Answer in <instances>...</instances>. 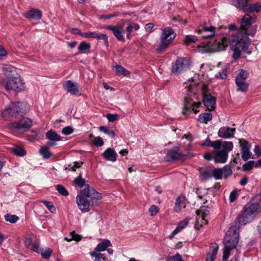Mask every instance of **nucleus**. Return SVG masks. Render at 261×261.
Segmentation results:
<instances>
[{"mask_svg":"<svg viewBox=\"0 0 261 261\" xmlns=\"http://www.w3.org/2000/svg\"><path fill=\"white\" fill-rule=\"evenodd\" d=\"M257 28L256 25L252 26L249 30L247 29L241 33V38H240L239 33H229L226 34L224 37H220L217 40L212 47L211 50L215 51L219 49H225L229 44L230 48L233 50L232 57L233 59H238L243 51L247 55L251 53V50L248 47L249 38L248 35L254 36Z\"/></svg>","mask_w":261,"mask_h":261,"instance_id":"obj_1","label":"nucleus"},{"mask_svg":"<svg viewBox=\"0 0 261 261\" xmlns=\"http://www.w3.org/2000/svg\"><path fill=\"white\" fill-rule=\"evenodd\" d=\"M100 198V194L89 185H87L76 196V201L79 209L82 213H87L90 211V206L97 204Z\"/></svg>","mask_w":261,"mask_h":261,"instance_id":"obj_2","label":"nucleus"},{"mask_svg":"<svg viewBox=\"0 0 261 261\" xmlns=\"http://www.w3.org/2000/svg\"><path fill=\"white\" fill-rule=\"evenodd\" d=\"M196 32L200 35L201 38L202 39H208L211 38H215L213 42H208L205 44L204 48H205V50L206 52L214 53L224 50L219 49L215 51L211 50L212 47H213V46L215 44H216V42L219 38L226 36V35L223 36H219L218 32L216 31V27L204 22L200 25L198 29L196 30Z\"/></svg>","mask_w":261,"mask_h":261,"instance_id":"obj_3","label":"nucleus"},{"mask_svg":"<svg viewBox=\"0 0 261 261\" xmlns=\"http://www.w3.org/2000/svg\"><path fill=\"white\" fill-rule=\"evenodd\" d=\"M233 145L231 141H222L221 147L214 150L212 152H206L203 158L207 161L213 160L216 163H225L228 158V152L232 150Z\"/></svg>","mask_w":261,"mask_h":261,"instance_id":"obj_4","label":"nucleus"},{"mask_svg":"<svg viewBox=\"0 0 261 261\" xmlns=\"http://www.w3.org/2000/svg\"><path fill=\"white\" fill-rule=\"evenodd\" d=\"M239 232L236 227H231L226 233L224 238L222 259L223 261L227 260L230 255V251L236 248L239 241Z\"/></svg>","mask_w":261,"mask_h":261,"instance_id":"obj_5","label":"nucleus"},{"mask_svg":"<svg viewBox=\"0 0 261 261\" xmlns=\"http://www.w3.org/2000/svg\"><path fill=\"white\" fill-rule=\"evenodd\" d=\"M259 205L251 203L245 206L244 211L238 217L240 224L245 225L251 222L258 213Z\"/></svg>","mask_w":261,"mask_h":261,"instance_id":"obj_6","label":"nucleus"},{"mask_svg":"<svg viewBox=\"0 0 261 261\" xmlns=\"http://www.w3.org/2000/svg\"><path fill=\"white\" fill-rule=\"evenodd\" d=\"M185 84L186 85L185 92H190V93H187V96L184 98L185 106L183 113L186 114L187 111H193L195 113H196L199 112L198 109L201 103L200 102H195L193 100L191 97L192 95H194L195 97H196V95L192 91V86L191 85L188 86L187 83H185Z\"/></svg>","mask_w":261,"mask_h":261,"instance_id":"obj_7","label":"nucleus"},{"mask_svg":"<svg viewBox=\"0 0 261 261\" xmlns=\"http://www.w3.org/2000/svg\"><path fill=\"white\" fill-rule=\"evenodd\" d=\"M176 34L173 30L168 27L165 28L161 36V41L157 49L158 53L165 50L175 38Z\"/></svg>","mask_w":261,"mask_h":261,"instance_id":"obj_8","label":"nucleus"},{"mask_svg":"<svg viewBox=\"0 0 261 261\" xmlns=\"http://www.w3.org/2000/svg\"><path fill=\"white\" fill-rule=\"evenodd\" d=\"M33 121L28 117H23L18 121L12 122L10 128L12 130L27 131L32 125Z\"/></svg>","mask_w":261,"mask_h":261,"instance_id":"obj_9","label":"nucleus"},{"mask_svg":"<svg viewBox=\"0 0 261 261\" xmlns=\"http://www.w3.org/2000/svg\"><path fill=\"white\" fill-rule=\"evenodd\" d=\"M190 67L189 60L185 58L178 57L172 63L171 72L173 73H179L184 72Z\"/></svg>","mask_w":261,"mask_h":261,"instance_id":"obj_10","label":"nucleus"},{"mask_svg":"<svg viewBox=\"0 0 261 261\" xmlns=\"http://www.w3.org/2000/svg\"><path fill=\"white\" fill-rule=\"evenodd\" d=\"M6 90H13L16 92H20L24 89V83L20 77H16L10 79L5 84Z\"/></svg>","mask_w":261,"mask_h":261,"instance_id":"obj_11","label":"nucleus"},{"mask_svg":"<svg viewBox=\"0 0 261 261\" xmlns=\"http://www.w3.org/2000/svg\"><path fill=\"white\" fill-rule=\"evenodd\" d=\"M180 146H176L170 149L166 154L165 160L167 162L172 161L184 160L185 159V154L179 152Z\"/></svg>","mask_w":261,"mask_h":261,"instance_id":"obj_12","label":"nucleus"},{"mask_svg":"<svg viewBox=\"0 0 261 261\" xmlns=\"http://www.w3.org/2000/svg\"><path fill=\"white\" fill-rule=\"evenodd\" d=\"M239 145L241 148L242 158L243 161H247L252 155L249 142L244 139H239Z\"/></svg>","mask_w":261,"mask_h":261,"instance_id":"obj_13","label":"nucleus"},{"mask_svg":"<svg viewBox=\"0 0 261 261\" xmlns=\"http://www.w3.org/2000/svg\"><path fill=\"white\" fill-rule=\"evenodd\" d=\"M105 29L111 31L113 32V34L114 35V36L119 41L122 42L124 41V37L123 34V30L122 26L120 25H110L106 26Z\"/></svg>","mask_w":261,"mask_h":261,"instance_id":"obj_14","label":"nucleus"},{"mask_svg":"<svg viewBox=\"0 0 261 261\" xmlns=\"http://www.w3.org/2000/svg\"><path fill=\"white\" fill-rule=\"evenodd\" d=\"M236 128L227 126L221 127L218 132V136L222 138L229 139L233 138Z\"/></svg>","mask_w":261,"mask_h":261,"instance_id":"obj_15","label":"nucleus"},{"mask_svg":"<svg viewBox=\"0 0 261 261\" xmlns=\"http://www.w3.org/2000/svg\"><path fill=\"white\" fill-rule=\"evenodd\" d=\"M46 137L50 141L47 142V144L49 146H53L56 145V142L62 140L60 136L58 135L55 132L49 130L46 133Z\"/></svg>","mask_w":261,"mask_h":261,"instance_id":"obj_16","label":"nucleus"},{"mask_svg":"<svg viewBox=\"0 0 261 261\" xmlns=\"http://www.w3.org/2000/svg\"><path fill=\"white\" fill-rule=\"evenodd\" d=\"M203 103L205 107L212 111L215 109L216 104L215 98L211 94H205L203 97Z\"/></svg>","mask_w":261,"mask_h":261,"instance_id":"obj_17","label":"nucleus"},{"mask_svg":"<svg viewBox=\"0 0 261 261\" xmlns=\"http://www.w3.org/2000/svg\"><path fill=\"white\" fill-rule=\"evenodd\" d=\"M64 88L72 95H76L79 92V87L71 81H67L63 84Z\"/></svg>","mask_w":261,"mask_h":261,"instance_id":"obj_18","label":"nucleus"},{"mask_svg":"<svg viewBox=\"0 0 261 261\" xmlns=\"http://www.w3.org/2000/svg\"><path fill=\"white\" fill-rule=\"evenodd\" d=\"M255 18H253L249 14H246L242 18L241 22L242 32H243L244 31L249 29L252 23L255 22Z\"/></svg>","mask_w":261,"mask_h":261,"instance_id":"obj_19","label":"nucleus"},{"mask_svg":"<svg viewBox=\"0 0 261 261\" xmlns=\"http://www.w3.org/2000/svg\"><path fill=\"white\" fill-rule=\"evenodd\" d=\"M19 116L25 114L29 111V105L23 102H14V107Z\"/></svg>","mask_w":261,"mask_h":261,"instance_id":"obj_20","label":"nucleus"},{"mask_svg":"<svg viewBox=\"0 0 261 261\" xmlns=\"http://www.w3.org/2000/svg\"><path fill=\"white\" fill-rule=\"evenodd\" d=\"M35 236L33 234L29 235L25 239V245L27 248L36 252H39V246L34 241Z\"/></svg>","mask_w":261,"mask_h":261,"instance_id":"obj_21","label":"nucleus"},{"mask_svg":"<svg viewBox=\"0 0 261 261\" xmlns=\"http://www.w3.org/2000/svg\"><path fill=\"white\" fill-rule=\"evenodd\" d=\"M14 102H11L2 113V116L5 118L17 117L18 115L16 113L15 108H13Z\"/></svg>","mask_w":261,"mask_h":261,"instance_id":"obj_22","label":"nucleus"},{"mask_svg":"<svg viewBox=\"0 0 261 261\" xmlns=\"http://www.w3.org/2000/svg\"><path fill=\"white\" fill-rule=\"evenodd\" d=\"M23 15L28 19L39 20L42 17V12L38 9H31L27 12L23 13Z\"/></svg>","mask_w":261,"mask_h":261,"instance_id":"obj_23","label":"nucleus"},{"mask_svg":"<svg viewBox=\"0 0 261 261\" xmlns=\"http://www.w3.org/2000/svg\"><path fill=\"white\" fill-rule=\"evenodd\" d=\"M102 155L106 160L110 161L113 162H115L117 160V153L111 148H107L102 153Z\"/></svg>","mask_w":261,"mask_h":261,"instance_id":"obj_24","label":"nucleus"},{"mask_svg":"<svg viewBox=\"0 0 261 261\" xmlns=\"http://www.w3.org/2000/svg\"><path fill=\"white\" fill-rule=\"evenodd\" d=\"M222 145V141L217 140L215 141H212L209 138H206L203 143L201 144V146H205L212 147L215 150H218L221 148Z\"/></svg>","mask_w":261,"mask_h":261,"instance_id":"obj_25","label":"nucleus"},{"mask_svg":"<svg viewBox=\"0 0 261 261\" xmlns=\"http://www.w3.org/2000/svg\"><path fill=\"white\" fill-rule=\"evenodd\" d=\"M186 206V201L185 197L179 196L176 199L175 206L174 207V211L178 213L180 212L182 208H185Z\"/></svg>","mask_w":261,"mask_h":261,"instance_id":"obj_26","label":"nucleus"},{"mask_svg":"<svg viewBox=\"0 0 261 261\" xmlns=\"http://www.w3.org/2000/svg\"><path fill=\"white\" fill-rule=\"evenodd\" d=\"M219 249V246L217 244H215L211 246V251L208 253L206 258V261H214L216 258Z\"/></svg>","mask_w":261,"mask_h":261,"instance_id":"obj_27","label":"nucleus"},{"mask_svg":"<svg viewBox=\"0 0 261 261\" xmlns=\"http://www.w3.org/2000/svg\"><path fill=\"white\" fill-rule=\"evenodd\" d=\"M244 12L248 13H259L261 12V5L259 3L248 4L247 3Z\"/></svg>","mask_w":261,"mask_h":261,"instance_id":"obj_28","label":"nucleus"},{"mask_svg":"<svg viewBox=\"0 0 261 261\" xmlns=\"http://www.w3.org/2000/svg\"><path fill=\"white\" fill-rule=\"evenodd\" d=\"M248 0H230L231 5L234 6L239 10L244 12L247 4Z\"/></svg>","mask_w":261,"mask_h":261,"instance_id":"obj_29","label":"nucleus"},{"mask_svg":"<svg viewBox=\"0 0 261 261\" xmlns=\"http://www.w3.org/2000/svg\"><path fill=\"white\" fill-rule=\"evenodd\" d=\"M112 246L110 241L108 240H105L101 243L98 244L93 251L96 252H101L107 250V249Z\"/></svg>","mask_w":261,"mask_h":261,"instance_id":"obj_30","label":"nucleus"},{"mask_svg":"<svg viewBox=\"0 0 261 261\" xmlns=\"http://www.w3.org/2000/svg\"><path fill=\"white\" fill-rule=\"evenodd\" d=\"M235 84L237 91L244 93L248 91L249 85L246 81H235Z\"/></svg>","mask_w":261,"mask_h":261,"instance_id":"obj_31","label":"nucleus"},{"mask_svg":"<svg viewBox=\"0 0 261 261\" xmlns=\"http://www.w3.org/2000/svg\"><path fill=\"white\" fill-rule=\"evenodd\" d=\"M249 76V72L244 69H240L238 70V74L236 76L235 81H246Z\"/></svg>","mask_w":261,"mask_h":261,"instance_id":"obj_32","label":"nucleus"},{"mask_svg":"<svg viewBox=\"0 0 261 261\" xmlns=\"http://www.w3.org/2000/svg\"><path fill=\"white\" fill-rule=\"evenodd\" d=\"M140 26L137 23H129L128 26L126 28V31L127 32L126 34V37L127 39L131 38V33L134 31H137L139 29Z\"/></svg>","mask_w":261,"mask_h":261,"instance_id":"obj_33","label":"nucleus"},{"mask_svg":"<svg viewBox=\"0 0 261 261\" xmlns=\"http://www.w3.org/2000/svg\"><path fill=\"white\" fill-rule=\"evenodd\" d=\"M212 119V114L210 112L204 113L200 114L198 117V120L200 123H207Z\"/></svg>","mask_w":261,"mask_h":261,"instance_id":"obj_34","label":"nucleus"},{"mask_svg":"<svg viewBox=\"0 0 261 261\" xmlns=\"http://www.w3.org/2000/svg\"><path fill=\"white\" fill-rule=\"evenodd\" d=\"M39 153L45 159H49L53 155L47 146H42L39 150Z\"/></svg>","mask_w":261,"mask_h":261,"instance_id":"obj_35","label":"nucleus"},{"mask_svg":"<svg viewBox=\"0 0 261 261\" xmlns=\"http://www.w3.org/2000/svg\"><path fill=\"white\" fill-rule=\"evenodd\" d=\"M73 182L75 186L80 188L85 187L86 185H88L86 184V180L82 177L81 174H80L77 177L75 178Z\"/></svg>","mask_w":261,"mask_h":261,"instance_id":"obj_36","label":"nucleus"},{"mask_svg":"<svg viewBox=\"0 0 261 261\" xmlns=\"http://www.w3.org/2000/svg\"><path fill=\"white\" fill-rule=\"evenodd\" d=\"M11 150L14 154L19 156H23L26 153L25 150L19 146H14L11 148Z\"/></svg>","mask_w":261,"mask_h":261,"instance_id":"obj_37","label":"nucleus"},{"mask_svg":"<svg viewBox=\"0 0 261 261\" xmlns=\"http://www.w3.org/2000/svg\"><path fill=\"white\" fill-rule=\"evenodd\" d=\"M206 223L207 221L205 220V217L197 216L195 224V228L197 229H199L203 225L206 224Z\"/></svg>","mask_w":261,"mask_h":261,"instance_id":"obj_38","label":"nucleus"},{"mask_svg":"<svg viewBox=\"0 0 261 261\" xmlns=\"http://www.w3.org/2000/svg\"><path fill=\"white\" fill-rule=\"evenodd\" d=\"M222 176L224 178H227L228 176H230L232 173V171L231 167L226 165L221 168Z\"/></svg>","mask_w":261,"mask_h":261,"instance_id":"obj_39","label":"nucleus"},{"mask_svg":"<svg viewBox=\"0 0 261 261\" xmlns=\"http://www.w3.org/2000/svg\"><path fill=\"white\" fill-rule=\"evenodd\" d=\"M99 129L100 131L109 135L111 138H113L115 136L114 131L110 129V128L108 127L105 126H101L99 127Z\"/></svg>","mask_w":261,"mask_h":261,"instance_id":"obj_40","label":"nucleus"},{"mask_svg":"<svg viewBox=\"0 0 261 261\" xmlns=\"http://www.w3.org/2000/svg\"><path fill=\"white\" fill-rule=\"evenodd\" d=\"M91 47V45L89 43H86L85 41H82L80 43L78 46V50L82 53H85L87 50H89Z\"/></svg>","mask_w":261,"mask_h":261,"instance_id":"obj_41","label":"nucleus"},{"mask_svg":"<svg viewBox=\"0 0 261 261\" xmlns=\"http://www.w3.org/2000/svg\"><path fill=\"white\" fill-rule=\"evenodd\" d=\"M52 249L50 248H47L46 249H39V253H40L42 257L44 259H48L51 253H52Z\"/></svg>","mask_w":261,"mask_h":261,"instance_id":"obj_42","label":"nucleus"},{"mask_svg":"<svg viewBox=\"0 0 261 261\" xmlns=\"http://www.w3.org/2000/svg\"><path fill=\"white\" fill-rule=\"evenodd\" d=\"M115 72L117 74H122L124 75H127L129 73V71L125 69L122 66L119 65H116L115 66Z\"/></svg>","mask_w":261,"mask_h":261,"instance_id":"obj_43","label":"nucleus"},{"mask_svg":"<svg viewBox=\"0 0 261 261\" xmlns=\"http://www.w3.org/2000/svg\"><path fill=\"white\" fill-rule=\"evenodd\" d=\"M82 165L83 162H74L73 165H68L67 166H65V170L74 172L76 168L81 167Z\"/></svg>","mask_w":261,"mask_h":261,"instance_id":"obj_44","label":"nucleus"},{"mask_svg":"<svg viewBox=\"0 0 261 261\" xmlns=\"http://www.w3.org/2000/svg\"><path fill=\"white\" fill-rule=\"evenodd\" d=\"M94 39L97 40H103L107 46L109 45L108 36L105 34H99L95 32Z\"/></svg>","mask_w":261,"mask_h":261,"instance_id":"obj_45","label":"nucleus"},{"mask_svg":"<svg viewBox=\"0 0 261 261\" xmlns=\"http://www.w3.org/2000/svg\"><path fill=\"white\" fill-rule=\"evenodd\" d=\"M208 207L206 206H201L200 208L196 211L197 216L205 217L208 214Z\"/></svg>","mask_w":261,"mask_h":261,"instance_id":"obj_46","label":"nucleus"},{"mask_svg":"<svg viewBox=\"0 0 261 261\" xmlns=\"http://www.w3.org/2000/svg\"><path fill=\"white\" fill-rule=\"evenodd\" d=\"M198 40L197 38L194 35H188L186 36L184 39L185 44L188 45L191 43H195Z\"/></svg>","mask_w":261,"mask_h":261,"instance_id":"obj_47","label":"nucleus"},{"mask_svg":"<svg viewBox=\"0 0 261 261\" xmlns=\"http://www.w3.org/2000/svg\"><path fill=\"white\" fill-rule=\"evenodd\" d=\"M213 176L216 179H221L222 177L221 168H215L212 170Z\"/></svg>","mask_w":261,"mask_h":261,"instance_id":"obj_48","label":"nucleus"},{"mask_svg":"<svg viewBox=\"0 0 261 261\" xmlns=\"http://www.w3.org/2000/svg\"><path fill=\"white\" fill-rule=\"evenodd\" d=\"M5 219L11 223H14L18 221L19 218L15 215L7 214L5 216Z\"/></svg>","mask_w":261,"mask_h":261,"instance_id":"obj_49","label":"nucleus"},{"mask_svg":"<svg viewBox=\"0 0 261 261\" xmlns=\"http://www.w3.org/2000/svg\"><path fill=\"white\" fill-rule=\"evenodd\" d=\"M56 190L62 195L68 196L69 193L66 189L61 185H58L56 186Z\"/></svg>","mask_w":261,"mask_h":261,"instance_id":"obj_50","label":"nucleus"},{"mask_svg":"<svg viewBox=\"0 0 261 261\" xmlns=\"http://www.w3.org/2000/svg\"><path fill=\"white\" fill-rule=\"evenodd\" d=\"M227 76V68L222 69L217 74L215 77L217 79L222 80L225 79Z\"/></svg>","mask_w":261,"mask_h":261,"instance_id":"obj_51","label":"nucleus"},{"mask_svg":"<svg viewBox=\"0 0 261 261\" xmlns=\"http://www.w3.org/2000/svg\"><path fill=\"white\" fill-rule=\"evenodd\" d=\"M200 174L202 178L205 180L213 177L212 171L207 169L201 172Z\"/></svg>","mask_w":261,"mask_h":261,"instance_id":"obj_52","label":"nucleus"},{"mask_svg":"<svg viewBox=\"0 0 261 261\" xmlns=\"http://www.w3.org/2000/svg\"><path fill=\"white\" fill-rule=\"evenodd\" d=\"M254 164V161H250L243 166V170L244 171H248L252 169Z\"/></svg>","mask_w":261,"mask_h":261,"instance_id":"obj_53","label":"nucleus"},{"mask_svg":"<svg viewBox=\"0 0 261 261\" xmlns=\"http://www.w3.org/2000/svg\"><path fill=\"white\" fill-rule=\"evenodd\" d=\"M42 202L47 207L48 210L51 212V213H55L56 211L55 206L54 205L53 203L50 201H43Z\"/></svg>","mask_w":261,"mask_h":261,"instance_id":"obj_54","label":"nucleus"},{"mask_svg":"<svg viewBox=\"0 0 261 261\" xmlns=\"http://www.w3.org/2000/svg\"><path fill=\"white\" fill-rule=\"evenodd\" d=\"M159 211V208L155 205H152L149 208V212L151 216H155Z\"/></svg>","mask_w":261,"mask_h":261,"instance_id":"obj_55","label":"nucleus"},{"mask_svg":"<svg viewBox=\"0 0 261 261\" xmlns=\"http://www.w3.org/2000/svg\"><path fill=\"white\" fill-rule=\"evenodd\" d=\"M167 261H184L181 255L179 253H176L175 255L170 256L167 259Z\"/></svg>","mask_w":261,"mask_h":261,"instance_id":"obj_56","label":"nucleus"},{"mask_svg":"<svg viewBox=\"0 0 261 261\" xmlns=\"http://www.w3.org/2000/svg\"><path fill=\"white\" fill-rule=\"evenodd\" d=\"M15 70V68L11 66H7L3 68V71L5 73L9 76H10L11 74L9 72H12L13 71H14Z\"/></svg>","mask_w":261,"mask_h":261,"instance_id":"obj_57","label":"nucleus"},{"mask_svg":"<svg viewBox=\"0 0 261 261\" xmlns=\"http://www.w3.org/2000/svg\"><path fill=\"white\" fill-rule=\"evenodd\" d=\"M93 143L96 147H100L103 145L104 142L100 137H97L95 138L93 141Z\"/></svg>","mask_w":261,"mask_h":261,"instance_id":"obj_58","label":"nucleus"},{"mask_svg":"<svg viewBox=\"0 0 261 261\" xmlns=\"http://www.w3.org/2000/svg\"><path fill=\"white\" fill-rule=\"evenodd\" d=\"M73 132V129L70 126H67L62 129V133L65 135H69Z\"/></svg>","mask_w":261,"mask_h":261,"instance_id":"obj_59","label":"nucleus"},{"mask_svg":"<svg viewBox=\"0 0 261 261\" xmlns=\"http://www.w3.org/2000/svg\"><path fill=\"white\" fill-rule=\"evenodd\" d=\"M109 121L113 122L118 118V115L116 114H107L106 116Z\"/></svg>","mask_w":261,"mask_h":261,"instance_id":"obj_60","label":"nucleus"},{"mask_svg":"<svg viewBox=\"0 0 261 261\" xmlns=\"http://www.w3.org/2000/svg\"><path fill=\"white\" fill-rule=\"evenodd\" d=\"M95 32H85L81 34L82 37L86 38H94Z\"/></svg>","mask_w":261,"mask_h":261,"instance_id":"obj_61","label":"nucleus"},{"mask_svg":"<svg viewBox=\"0 0 261 261\" xmlns=\"http://www.w3.org/2000/svg\"><path fill=\"white\" fill-rule=\"evenodd\" d=\"M237 196V192L236 191H232L229 195V201L230 202H234L236 199Z\"/></svg>","mask_w":261,"mask_h":261,"instance_id":"obj_62","label":"nucleus"},{"mask_svg":"<svg viewBox=\"0 0 261 261\" xmlns=\"http://www.w3.org/2000/svg\"><path fill=\"white\" fill-rule=\"evenodd\" d=\"M188 225V221L186 220H184L181 221L177 226L176 227L178 228L180 230H182V229L185 228Z\"/></svg>","mask_w":261,"mask_h":261,"instance_id":"obj_63","label":"nucleus"},{"mask_svg":"<svg viewBox=\"0 0 261 261\" xmlns=\"http://www.w3.org/2000/svg\"><path fill=\"white\" fill-rule=\"evenodd\" d=\"M254 152L255 154L257 156H261V148L259 145H255L254 148Z\"/></svg>","mask_w":261,"mask_h":261,"instance_id":"obj_64","label":"nucleus"}]
</instances>
